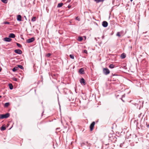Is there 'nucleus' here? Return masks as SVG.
<instances>
[{"label": "nucleus", "instance_id": "obj_36", "mask_svg": "<svg viewBox=\"0 0 149 149\" xmlns=\"http://www.w3.org/2000/svg\"><path fill=\"white\" fill-rule=\"evenodd\" d=\"M130 0V1L131 2H132V1H133V0Z\"/></svg>", "mask_w": 149, "mask_h": 149}, {"label": "nucleus", "instance_id": "obj_9", "mask_svg": "<svg viewBox=\"0 0 149 149\" xmlns=\"http://www.w3.org/2000/svg\"><path fill=\"white\" fill-rule=\"evenodd\" d=\"M4 40L6 42H9L12 39L10 38L6 37L4 38Z\"/></svg>", "mask_w": 149, "mask_h": 149}, {"label": "nucleus", "instance_id": "obj_23", "mask_svg": "<svg viewBox=\"0 0 149 149\" xmlns=\"http://www.w3.org/2000/svg\"><path fill=\"white\" fill-rule=\"evenodd\" d=\"M2 2L5 3H7V0H1Z\"/></svg>", "mask_w": 149, "mask_h": 149}, {"label": "nucleus", "instance_id": "obj_20", "mask_svg": "<svg viewBox=\"0 0 149 149\" xmlns=\"http://www.w3.org/2000/svg\"><path fill=\"white\" fill-rule=\"evenodd\" d=\"M83 38L82 37H79L78 38V40L79 41H81L83 40Z\"/></svg>", "mask_w": 149, "mask_h": 149}, {"label": "nucleus", "instance_id": "obj_3", "mask_svg": "<svg viewBox=\"0 0 149 149\" xmlns=\"http://www.w3.org/2000/svg\"><path fill=\"white\" fill-rule=\"evenodd\" d=\"M103 71V73L106 75L109 74L110 72L109 70L107 68H104Z\"/></svg>", "mask_w": 149, "mask_h": 149}, {"label": "nucleus", "instance_id": "obj_14", "mask_svg": "<svg viewBox=\"0 0 149 149\" xmlns=\"http://www.w3.org/2000/svg\"><path fill=\"white\" fill-rule=\"evenodd\" d=\"M125 57L126 54H125L123 53L121 54V57L122 58L124 59Z\"/></svg>", "mask_w": 149, "mask_h": 149}, {"label": "nucleus", "instance_id": "obj_7", "mask_svg": "<svg viewBox=\"0 0 149 149\" xmlns=\"http://www.w3.org/2000/svg\"><path fill=\"white\" fill-rule=\"evenodd\" d=\"M108 23L107 22L104 21L102 22V25L104 27H106L107 26Z\"/></svg>", "mask_w": 149, "mask_h": 149}, {"label": "nucleus", "instance_id": "obj_13", "mask_svg": "<svg viewBox=\"0 0 149 149\" xmlns=\"http://www.w3.org/2000/svg\"><path fill=\"white\" fill-rule=\"evenodd\" d=\"M19 69V68L17 66L15 67L13 69H12V71L14 72H15L16 71L18 70Z\"/></svg>", "mask_w": 149, "mask_h": 149}, {"label": "nucleus", "instance_id": "obj_2", "mask_svg": "<svg viewBox=\"0 0 149 149\" xmlns=\"http://www.w3.org/2000/svg\"><path fill=\"white\" fill-rule=\"evenodd\" d=\"M10 116V114L9 113H7L4 114H0V119L6 118Z\"/></svg>", "mask_w": 149, "mask_h": 149}, {"label": "nucleus", "instance_id": "obj_27", "mask_svg": "<svg viewBox=\"0 0 149 149\" xmlns=\"http://www.w3.org/2000/svg\"><path fill=\"white\" fill-rule=\"evenodd\" d=\"M51 54L50 53H48L46 55V56L48 57H50L51 55Z\"/></svg>", "mask_w": 149, "mask_h": 149}, {"label": "nucleus", "instance_id": "obj_33", "mask_svg": "<svg viewBox=\"0 0 149 149\" xmlns=\"http://www.w3.org/2000/svg\"><path fill=\"white\" fill-rule=\"evenodd\" d=\"M24 17L25 18V19L27 20V19L26 17L25 16H24Z\"/></svg>", "mask_w": 149, "mask_h": 149}, {"label": "nucleus", "instance_id": "obj_26", "mask_svg": "<svg viewBox=\"0 0 149 149\" xmlns=\"http://www.w3.org/2000/svg\"><path fill=\"white\" fill-rule=\"evenodd\" d=\"M116 36H118V37H120L121 36L120 35V33L119 32H118L116 34Z\"/></svg>", "mask_w": 149, "mask_h": 149}, {"label": "nucleus", "instance_id": "obj_25", "mask_svg": "<svg viewBox=\"0 0 149 149\" xmlns=\"http://www.w3.org/2000/svg\"><path fill=\"white\" fill-rule=\"evenodd\" d=\"M70 58L71 59H74V56L70 54Z\"/></svg>", "mask_w": 149, "mask_h": 149}, {"label": "nucleus", "instance_id": "obj_21", "mask_svg": "<svg viewBox=\"0 0 149 149\" xmlns=\"http://www.w3.org/2000/svg\"><path fill=\"white\" fill-rule=\"evenodd\" d=\"M9 88L11 90L12 89H13V86L12 84H9Z\"/></svg>", "mask_w": 149, "mask_h": 149}, {"label": "nucleus", "instance_id": "obj_37", "mask_svg": "<svg viewBox=\"0 0 149 149\" xmlns=\"http://www.w3.org/2000/svg\"><path fill=\"white\" fill-rule=\"evenodd\" d=\"M2 97L0 95V98H1Z\"/></svg>", "mask_w": 149, "mask_h": 149}, {"label": "nucleus", "instance_id": "obj_10", "mask_svg": "<svg viewBox=\"0 0 149 149\" xmlns=\"http://www.w3.org/2000/svg\"><path fill=\"white\" fill-rule=\"evenodd\" d=\"M80 83L82 84H83L84 85H85L86 84V83L85 82V81L84 78H82L80 80Z\"/></svg>", "mask_w": 149, "mask_h": 149}, {"label": "nucleus", "instance_id": "obj_19", "mask_svg": "<svg viewBox=\"0 0 149 149\" xmlns=\"http://www.w3.org/2000/svg\"><path fill=\"white\" fill-rule=\"evenodd\" d=\"M17 66H18L17 67H18V68H19L22 70H23L24 68L23 66L22 65H18Z\"/></svg>", "mask_w": 149, "mask_h": 149}, {"label": "nucleus", "instance_id": "obj_29", "mask_svg": "<svg viewBox=\"0 0 149 149\" xmlns=\"http://www.w3.org/2000/svg\"><path fill=\"white\" fill-rule=\"evenodd\" d=\"M76 20H78V21H80V19H79V18H78V17H76Z\"/></svg>", "mask_w": 149, "mask_h": 149}, {"label": "nucleus", "instance_id": "obj_22", "mask_svg": "<svg viewBox=\"0 0 149 149\" xmlns=\"http://www.w3.org/2000/svg\"><path fill=\"white\" fill-rule=\"evenodd\" d=\"M17 45V46L19 47H22V45H20V44L18 43H16Z\"/></svg>", "mask_w": 149, "mask_h": 149}, {"label": "nucleus", "instance_id": "obj_15", "mask_svg": "<svg viewBox=\"0 0 149 149\" xmlns=\"http://www.w3.org/2000/svg\"><path fill=\"white\" fill-rule=\"evenodd\" d=\"M10 104V103L9 102H6L4 104V107H7Z\"/></svg>", "mask_w": 149, "mask_h": 149}, {"label": "nucleus", "instance_id": "obj_17", "mask_svg": "<svg viewBox=\"0 0 149 149\" xmlns=\"http://www.w3.org/2000/svg\"><path fill=\"white\" fill-rule=\"evenodd\" d=\"M63 4L62 3H60L58 4L57 7L58 8L61 7L62 6Z\"/></svg>", "mask_w": 149, "mask_h": 149}, {"label": "nucleus", "instance_id": "obj_34", "mask_svg": "<svg viewBox=\"0 0 149 149\" xmlns=\"http://www.w3.org/2000/svg\"><path fill=\"white\" fill-rule=\"evenodd\" d=\"M147 127L148 128L149 127V124H148L147 126Z\"/></svg>", "mask_w": 149, "mask_h": 149}, {"label": "nucleus", "instance_id": "obj_11", "mask_svg": "<svg viewBox=\"0 0 149 149\" xmlns=\"http://www.w3.org/2000/svg\"><path fill=\"white\" fill-rule=\"evenodd\" d=\"M17 21H22V17L20 15H17Z\"/></svg>", "mask_w": 149, "mask_h": 149}, {"label": "nucleus", "instance_id": "obj_28", "mask_svg": "<svg viewBox=\"0 0 149 149\" xmlns=\"http://www.w3.org/2000/svg\"><path fill=\"white\" fill-rule=\"evenodd\" d=\"M4 24H10V22H4Z\"/></svg>", "mask_w": 149, "mask_h": 149}, {"label": "nucleus", "instance_id": "obj_1", "mask_svg": "<svg viewBox=\"0 0 149 149\" xmlns=\"http://www.w3.org/2000/svg\"><path fill=\"white\" fill-rule=\"evenodd\" d=\"M143 102L142 101H141L140 100H138L137 101V103H135L134 105L137 106V108L140 109L141 106L143 105Z\"/></svg>", "mask_w": 149, "mask_h": 149}, {"label": "nucleus", "instance_id": "obj_35", "mask_svg": "<svg viewBox=\"0 0 149 149\" xmlns=\"http://www.w3.org/2000/svg\"><path fill=\"white\" fill-rule=\"evenodd\" d=\"M87 52V51H86V50H84V52Z\"/></svg>", "mask_w": 149, "mask_h": 149}, {"label": "nucleus", "instance_id": "obj_31", "mask_svg": "<svg viewBox=\"0 0 149 149\" xmlns=\"http://www.w3.org/2000/svg\"><path fill=\"white\" fill-rule=\"evenodd\" d=\"M71 5H68V8H71Z\"/></svg>", "mask_w": 149, "mask_h": 149}, {"label": "nucleus", "instance_id": "obj_30", "mask_svg": "<svg viewBox=\"0 0 149 149\" xmlns=\"http://www.w3.org/2000/svg\"><path fill=\"white\" fill-rule=\"evenodd\" d=\"M13 80L15 81H17V79L16 78H14L13 79Z\"/></svg>", "mask_w": 149, "mask_h": 149}, {"label": "nucleus", "instance_id": "obj_18", "mask_svg": "<svg viewBox=\"0 0 149 149\" xmlns=\"http://www.w3.org/2000/svg\"><path fill=\"white\" fill-rule=\"evenodd\" d=\"M6 128L5 126H2L1 128V131H3L5 130Z\"/></svg>", "mask_w": 149, "mask_h": 149}, {"label": "nucleus", "instance_id": "obj_4", "mask_svg": "<svg viewBox=\"0 0 149 149\" xmlns=\"http://www.w3.org/2000/svg\"><path fill=\"white\" fill-rule=\"evenodd\" d=\"M95 123L94 121L90 125V127L91 131H92L94 128Z\"/></svg>", "mask_w": 149, "mask_h": 149}, {"label": "nucleus", "instance_id": "obj_32", "mask_svg": "<svg viewBox=\"0 0 149 149\" xmlns=\"http://www.w3.org/2000/svg\"><path fill=\"white\" fill-rule=\"evenodd\" d=\"M102 39H104V36H102Z\"/></svg>", "mask_w": 149, "mask_h": 149}, {"label": "nucleus", "instance_id": "obj_16", "mask_svg": "<svg viewBox=\"0 0 149 149\" xmlns=\"http://www.w3.org/2000/svg\"><path fill=\"white\" fill-rule=\"evenodd\" d=\"M115 67V65H113V64H111L109 65V68L112 69L113 68Z\"/></svg>", "mask_w": 149, "mask_h": 149}, {"label": "nucleus", "instance_id": "obj_38", "mask_svg": "<svg viewBox=\"0 0 149 149\" xmlns=\"http://www.w3.org/2000/svg\"><path fill=\"white\" fill-rule=\"evenodd\" d=\"M1 71V68H0V72Z\"/></svg>", "mask_w": 149, "mask_h": 149}, {"label": "nucleus", "instance_id": "obj_12", "mask_svg": "<svg viewBox=\"0 0 149 149\" xmlns=\"http://www.w3.org/2000/svg\"><path fill=\"white\" fill-rule=\"evenodd\" d=\"M15 37V35L13 33H11L10 34L9 36V37L10 38H14Z\"/></svg>", "mask_w": 149, "mask_h": 149}, {"label": "nucleus", "instance_id": "obj_5", "mask_svg": "<svg viewBox=\"0 0 149 149\" xmlns=\"http://www.w3.org/2000/svg\"><path fill=\"white\" fill-rule=\"evenodd\" d=\"M35 40V38L34 37H32L28 39L27 40V42L28 43H31L34 41Z\"/></svg>", "mask_w": 149, "mask_h": 149}, {"label": "nucleus", "instance_id": "obj_8", "mask_svg": "<svg viewBox=\"0 0 149 149\" xmlns=\"http://www.w3.org/2000/svg\"><path fill=\"white\" fill-rule=\"evenodd\" d=\"M79 72L81 74H84V68H80L79 70Z\"/></svg>", "mask_w": 149, "mask_h": 149}, {"label": "nucleus", "instance_id": "obj_24", "mask_svg": "<svg viewBox=\"0 0 149 149\" xmlns=\"http://www.w3.org/2000/svg\"><path fill=\"white\" fill-rule=\"evenodd\" d=\"M36 17H33V18H32V19H31V21L32 22H34L36 20Z\"/></svg>", "mask_w": 149, "mask_h": 149}, {"label": "nucleus", "instance_id": "obj_6", "mask_svg": "<svg viewBox=\"0 0 149 149\" xmlns=\"http://www.w3.org/2000/svg\"><path fill=\"white\" fill-rule=\"evenodd\" d=\"M14 52L15 53L19 54H21L22 53V51L19 49H15Z\"/></svg>", "mask_w": 149, "mask_h": 149}]
</instances>
